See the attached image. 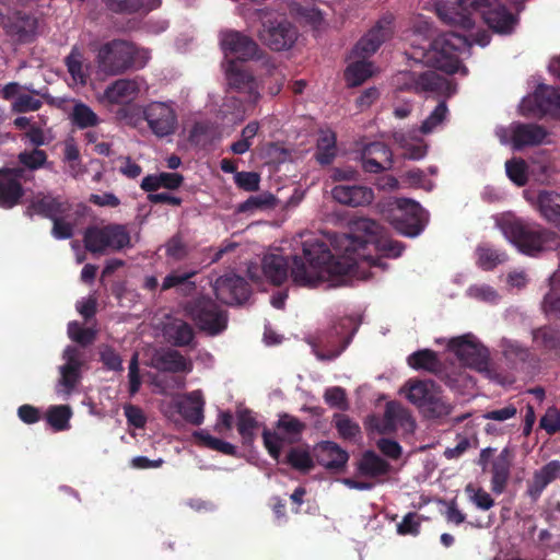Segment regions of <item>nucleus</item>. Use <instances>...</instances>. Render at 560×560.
Returning a JSON list of instances; mask_svg holds the SVG:
<instances>
[{"label": "nucleus", "mask_w": 560, "mask_h": 560, "mask_svg": "<svg viewBox=\"0 0 560 560\" xmlns=\"http://www.w3.org/2000/svg\"><path fill=\"white\" fill-rule=\"evenodd\" d=\"M72 416L71 408L66 405L52 406L47 410V421L56 430L62 431L69 428V420Z\"/></svg>", "instance_id": "nucleus-44"}, {"label": "nucleus", "mask_w": 560, "mask_h": 560, "mask_svg": "<svg viewBox=\"0 0 560 560\" xmlns=\"http://www.w3.org/2000/svg\"><path fill=\"white\" fill-rule=\"evenodd\" d=\"M331 196L337 202L352 208L370 206L375 199L373 189L361 185H337L331 189Z\"/></svg>", "instance_id": "nucleus-23"}, {"label": "nucleus", "mask_w": 560, "mask_h": 560, "mask_svg": "<svg viewBox=\"0 0 560 560\" xmlns=\"http://www.w3.org/2000/svg\"><path fill=\"white\" fill-rule=\"evenodd\" d=\"M262 272L273 284H281L288 277L287 261L279 254H268L262 259Z\"/></svg>", "instance_id": "nucleus-31"}, {"label": "nucleus", "mask_w": 560, "mask_h": 560, "mask_svg": "<svg viewBox=\"0 0 560 560\" xmlns=\"http://www.w3.org/2000/svg\"><path fill=\"white\" fill-rule=\"evenodd\" d=\"M540 427L549 434H553L560 430V410L549 408L540 419Z\"/></svg>", "instance_id": "nucleus-61"}, {"label": "nucleus", "mask_w": 560, "mask_h": 560, "mask_svg": "<svg viewBox=\"0 0 560 560\" xmlns=\"http://www.w3.org/2000/svg\"><path fill=\"white\" fill-rule=\"evenodd\" d=\"M71 118L73 124L79 128L92 127L98 122L97 115L91 109V107L83 103H77L73 106Z\"/></svg>", "instance_id": "nucleus-47"}, {"label": "nucleus", "mask_w": 560, "mask_h": 560, "mask_svg": "<svg viewBox=\"0 0 560 560\" xmlns=\"http://www.w3.org/2000/svg\"><path fill=\"white\" fill-rule=\"evenodd\" d=\"M351 234L337 235L331 240L332 255L327 245L318 238L308 237L303 242V256H294L291 279L300 287L314 288L322 283L328 287L343 284V276L354 267L385 268V265L365 254L368 245L387 256L397 257L402 247L398 242L381 236V226L374 220L360 218L350 224Z\"/></svg>", "instance_id": "nucleus-2"}, {"label": "nucleus", "mask_w": 560, "mask_h": 560, "mask_svg": "<svg viewBox=\"0 0 560 560\" xmlns=\"http://www.w3.org/2000/svg\"><path fill=\"white\" fill-rule=\"evenodd\" d=\"M384 418L385 423L381 429L382 431H392L401 428L406 432H412L416 428V421L411 413L395 401L387 402Z\"/></svg>", "instance_id": "nucleus-29"}, {"label": "nucleus", "mask_w": 560, "mask_h": 560, "mask_svg": "<svg viewBox=\"0 0 560 560\" xmlns=\"http://www.w3.org/2000/svg\"><path fill=\"white\" fill-rule=\"evenodd\" d=\"M314 456L318 464L328 469H340L348 462V453L335 442H320L314 447Z\"/></svg>", "instance_id": "nucleus-27"}, {"label": "nucleus", "mask_w": 560, "mask_h": 560, "mask_svg": "<svg viewBox=\"0 0 560 560\" xmlns=\"http://www.w3.org/2000/svg\"><path fill=\"white\" fill-rule=\"evenodd\" d=\"M213 289L217 298L225 304H241L249 295L247 283L243 278L233 273L219 277Z\"/></svg>", "instance_id": "nucleus-19"}, {"label": "nucleus", "mask_w": 560, "mask_h": 560, "mask_svg": "<svg viewBox=\"0 0 560 560\" xmlns=\"http://www.w3.org/2000/svg\"><path fill=\"white\" fill-rule=\"evenodd\" d=\"M336 428L343 439L352 440L360 433V428L345 416H338L335 419Z\"/></svg>", "instance_id": "nucleus-60"}, {"label": "nucleus", "mask_w": 560, "mask_h": 560, "mask_svg": "<svg viewBox=\"0 0 560 560\" xmlns=\"http://www.w3.org/2000/svg\"><path fill=\"white\" fill-rule=\"evenodd\" d=\"M187 312L200 329L210 335H217L226 327L225 314L211 300H198L188 307Z\"/></svg>", "instance_id": "nucleus-14"}, {"label": "nucleus", "mask_w": 560, "mask_h": 560, "mask_svg": "<svg viewBox=\"0 0 560 560\" xmlns=\"http://www.w3.org/2000/svg\"><path fill=\"white\" fill-rule=\"evenodd\" d=\"M467 293L470 298L487 303H494L499 299L495 290L487 284L471 285L468 288Z\"/></svg>", "instance_id": "nucleus-53"}, {"label": "nucleus", "mask_w": 560, "mask_h": 560, "mask_svg": "<svg viewBox=\"0 0 560 560\" xmlns=\"http://www.w3.org/2000/svg\"><path fill=\"white\" fill-rule=\"evenodd\" d=\"M166 255L174 260H180L187 255V247L179 236L172 237L165 245Z\"/></svg>", "instance_id": "nucleus-63"}, {"label": "nucleus", "mask_w": 560, "mask_h": 560, "mask_svg": "<svg viewBox=\"0 0 560 560\" xmlns=\"http://www.w3.org/2000/svg\"><path fill=\"white\" fill-rule=\"evenodd\" d=\"M235 183L238 187L247 190L255 191L259 187V175L254 172H240L235 175Z\"/></svg>", "instance_id": "nucleus-62"}, {"label": "nucleus", "mask_w": 560, "mask_h": 560, "mask_svg": "<svg viewBox=\"0 0 560 560\" xmlns=\"http://www.w3.org/2000/svg\"><path fill=\"white\" fill-rule=\"evenodd\" d=\"M325 401L335 408L346 409V393L341 387L327 388L324 395Z\"/></svg>", "instance_id": "nucleus-64"}, {"label": "nucleus", "mask_w": 560, "mask_h": 560, "mask_svg": "<svg viewBox=\"0 0 560 560\" xmlns=\"http://www.w3.org/2000/svg\"><path fill=\"white\" fill-rule=\"evenodd\" d=\"M40 105V100L36 98L34 95L21 93L13 102V110L18 113L33 112L37 110Z\"/></svg>", "instance_id": "nucleus-56"}, {"label": "nucleus", "mask_w": 560, "mask_h": 560, "mask_svg": "<svg viewBox=\"0 0 560 560\" xmlns=\"http://www.w3.org/2000/svg\"><path fill=\"white\" fill-rule=\"evenodd\" d=\"M165 332L178 346L188 345L194 336L191 327L182 319L172 320L166 326Z\"/></svg>", "instance_id": "nucleus-40"}, {"label": "nucleus", "mask_w": 560, "mask_h": 560, "mask_svg": "<svg viewBox=\"0 0 560 560\" xmlns=\"http://www.w3.org/2000/svg\"><path fill=\"white\" fill-rule=\"evenodd\" d=\"M187 312L200 329L210 335H217L226 327L225 314L211 300H198L188 307Z\"/></svg>", "instance_id": "nucleus-13"}, {"label": "nucleus", "mask_w": 560, "mask_h": 560, "mask_svg": "<svg viewBox=\"0 0 560 560\" xmlns=\"http://www.w3.org/2000/svg\"><path fill=\"white\" fill-rule=\"evenodd\" d=\"M399 393L427 418H444L453 410V406L443 398L440 387L432 381L409 380Z\"/></svg>", "instance_id": "nucleus-5"}, {"label": "nucleus", "mask_w": 560, "mask_h": 560, "mask_svg": "<svg viewBox=\"0 0 560 560\" xmlns=\"http://www.w3.org/2000/svg\"><path fill=\"white\" fill-rule=\"evenodd\" d=\"M105 8L114 13L131 14L138 11H150L160 4V0H102Z\"/></svg>", "instance_id": "nucleus-30"}, {"label": "nucleus", "mask_w": 560, "mask_h": 560, "mask_svg": "<svg viewBox=\"0 0 560 560\" xmlns=\"http://www.w3.org/2000/svg\"><path fill=\"white\" fill-rule=\"evenodd\" d=\"M497 225L505 238L525 254L534 255L549 247L553 234L544 229L525 224L512 214H504L497 220Z\"/></svg>", "instance_id": "nucleus-4"}, {"label": "nucleus", "mask_w": 560, "mask_h": 560, "mask_svg": "<svg viewBox=\"0 0 560 560\" xmlns=\"http://www.w3.org/2000/svg\"><path fill=\"white\" fill-rule=\"evenodd\" d=\"M395 141L404 150V155L410 160H420L427 154V145L421 140H413L405 132H395Z\"/></svg>", "instance_id": "nucleus-37"}, {"label": "nucleus", "mask_w": 560, "mask_h": 560, "mask_svg": "<svg viewBox=\"0 0 560 560\" xmlns=\"http://www.w3.org/2000/svg\"><path fill=\"white\" fill-rule=\"evenodd\" d=\"M205 398L200 389L187 393L178 398L176 408L178 413L189 423L200 425L205 420Z\"/></svg>", "instance_id": "nucleus-26"}, {"label": "nucleus", "mask_w": 560, "mask_h": 560, "mask_svg": "<svg viewBox=\"0 0 560 560\" xmlns=\"http://www.w3.org/2000/svg\"><path fill=\"white\" fill-rule=\"evenodd\" d=\"M35 212L42 213L48 218H56L57 214L66 210V205L51 196H43L32 203Z\"/></svg>", "instance_id": "nucleus-45"}, {"label": "nucleus", "mask_w": 560, "mask_h": 560, "mask_svg": "<svg viewBox=\"0 0 560 560\" xmlns=\"http://www.w3.org/2000/svg\"><path fill=\"white\" fill-rule=\"evenodd\" d=\"M511 0H457L454 5L440 4L439 16L446 24L460 28L464 33H442L425 45L429 23L420 22L405 33L404 39L410 46V57L445 73L467 74L463 58L472 44L486 46L489 35L486 32L474 33L475 16L480 13L485 22L498 33L512 32L516 24L513 14L509 13L504 3Z\"/></svg>", "instance_id": "nucleus-1"}, {"label": "nucleus", "mask_w": 560, "mask_h": 560, "mask_svg": "<svg viewBox=\"0 0 560 560\" xmlns=\"http://www.w3.org/2000/svg\"><path fill=\"white\" fill-rule=\"evenodd\" d=\"M18 159L26 168L34 171L45 166L47 162V154L43 150L33 149L31 151L21 152Z\"/></svg>", "instance_id": "nucleus-51"}, {"label": "nucleus", "mask_w": 560, "mask_h": 560, "mask_svg": "<svg viewBox=\"0 0 560 560\" xmlns=\"http://www.w3.org/2000/svg\"><path fill=\"white\" fill-rule=\"evenodd\" d=\"M62 359L65 363L59 366L60 377L57 384V393L69 396L80 380L83 359L81 351L71 346L63 350Z\"/></svg>", "instance_id": "nucleus-16"}, {"label": "nucleus", "mask_w": 560, "mask_h": 560, "mask_svg": "<svg viewBox=\"0 0 560 560\" xmlns=\"http://www.w3.org/2000/svg\"><path fill=\"white\" fill-rule=\"evenodd\" d=\"M389 206L386 218L399 233L410 237L421 233L428 214L418 202L411 199H395Z\"/></svg>", "instance_id": "nucleus-6"}, {"label": "nucleus", "mask_w": 560, "mask_h": 560, "mask_svg": "<svg viewBox=\"0 0 560 560\" xmlns=\"http://www.w3.org/2000/svg\"><path fill=\"white\" fill-rule=\"evenodd\" d=\"M511 454L509 450H503L499 455L498 459L494 463L493 471H494V481L497 483H502L509 474Z\"/></svg>", "instance_id": "nucleus-59"}, {"label": "nucleus", "mask_w": 560, "mask_h": 560, "mask_svg": "<svg viewBox=\"0 0 560 560\" xmlns=\"http://www.w3.org/2000/svg\"><path fill=\"white\" fill-rule=\"evenodd\" d=\"M420 516L415 512H410L406 514L402 521L397 525V532L400 535L416 536L420 532Z\"/></svg>", "instance_id": "nucleus-54"}, {"label": "nucleus", "mask_w": 560, "mask_h": 560, "mask_svg": "<svg viewBox=\"0 0 560 560\" xmlns=\"http://www.w3.org/2000/svg\"><path fill=\"white\" fill-rule=\"evenodd\" d=\"M521 110L523 114L538 112L559 117L560 90L548 85H539L533 95L522 101Z\"/></svg>", "instance_id": "nucleus-15"}, {"label": "nucleus", "mask_w": 560, "mask_h": 560, "mask_svg": "<svg viewBox=\"0 0 560 560\" xmlns=\"http://www.w3.org/2000/svg\"><path fill=\"white\" fill-rule=\"evenodd\" d=\"M15 31L20 38L26 40L33 36L37 30V20L28 15H19L15 23Z\"/></svg>", "instance_id": "nucleus-55"}, {"label": "nucleus", "mask_w": 560, "mask_h": 560, "mask_svg": "<svg viewBox=\"0 0 560 560\" xmlns=\"http://www.w3.org/2000/svg\"><path fill=\"white\" fill-rule=\"evenodd\" d=\"M558 478H560V462L551 460L534 472L533 481L536 488L544 489Z\"/></svg>", "instance_id": "nucleus-39"}, {"label": "nucleus", "mask_w": 560, "mask_h": 560, "mask_svg": "<svg viewBox=\"0 0 560 560\" xmlns=\"http://www.w3.org/2000/svg\"><path fill=\"white\" fill-rule=\"evenodd\" d=\"M259 38L272 50L280 51L293 46L298 33L295 27L287 21L270 22L264 25L259 32Z\"/></svg>", "instance_id": "nucleus-17"}, {"label": "nucleus", "mask_w": 560, "mask_h": 560, "mask_svg": "<svg viewBox=\"0 0 560 560\" xmlns=\"http://www.w3.org/2000/svg\"><path fill=\"white\" fill-rule=\"evenodd\" d=\"M394 85L401 91L416 93H433L439 96H451L456 92V85L433 71L421 74L401 71L394 77Z\"/></svg>", "instance_id": "nucleus-7"}, {"label": "nucleus", "mask_w": 560, "mask_h": 560, "mask_svg": "<svg viewBox=\"0 0 560 560\" xmlns=\"http://www.w3.org/2000/svg\"><path fill=\"white\" fill-rule=\"evenodd\" d=\"M66 66L72 80L77 84L84 85L89 75V65L85 63L83 54L78 47H73L66 58Z\"/></svg>", "instance_id": "nucleus-33"}, {"label": "nucleus", "mask_w": 560, "mask_h": 560, "mask_svg": "<svg viewBox=\"0 0 560 560\" xmlns=\"http://www.w3.org/2000/svg\"><path fill=\"white\" fill-rule=\"evenodd\" d=\"M409 366L415 370L435 371L439 362L433 351L424 349L410 354L407 359Z\"/></svg>", "instance_id": "nucleus-42"}, {"label": "nucleus", "mask_w": 560, "mask_h": 560, "mask_svg": "<svg viewBox=\"0 0 560 560\" xmlns=\"http://www.w3.org/2000/svg\"><path fill=\"white\" fill-rule=\"evenodd\" d=\"M195 275L194 270H173L163 279L161 290L177 289L183 294H189L196 289L195 282L190 280Z\"/></svg>", "instance_id": "nucleus-32"}, {"label": "nucleus", "mask_w": 560, "mask_h": 560, "mask_svg": "<svg viewBox=\"0 0 560 560\" xmlns=\"http://www.w3.org/2000/svg\"><path fill=\"white\" fill-rule=\"evenodd\" d=\"M220 44L226 56L231 55L240 60H248L258 56L257 44L248 36L236 31L222 32Z\"/></svg>", "instance_id": "nucleus-20"}, {"label": "nucleus", "mask_w": 560, "mask_h": 560, "mask_svg": "<svg viewBox=\"0 0 560 560\" xmlns=\"http://www.w3.org/2000/svg\"><path fill=\"white\" fill-rule=\"evenodd\" d=\"M448 115V108L446 103L440 102L436 107L430 113V115L423 120L420 131L424 135L432 133L438 130L444 121L446 120Z\"/></svg>", "instance_id": "nucleus-43"}, {"label": "nucleus", "mask_w": 560, "mask_h": 560, "mask_svg": "<svg viewBox=\"0 0 560 560\" xmlns=\"http://www.w3.org/2000/svg\"><path fill=\"white\" fill-rule=\"evenodd\" d=\"M495 133L502 144L510 143L515 150L541 144L547 138L546 130L537 125L511 124L497 128Z\"/></svg>", "instance_id": "nucleus-11"}, {"label": "nucleus", "mask_w": 560, "mask_h": 560, "mask_svg": "<svg viewBox=\"0 0 560 560\" xmlns=\"http://www.w3.org/2000/svg\"><path fill=\"white\" fill-rule=\"evenodd\" d=\"M192 436L201 446L218 451L225 455H234L236 453L234 445L212 436L207 430L195 431Z\"/></svg>", "instance_id": "nucleus-38"}, {"label": "nucleus", "mask_w": 560, "mask_h": 560, "mask_svg": "<svg viewBox=\"0 0 560 560\" xmlns=\"http://www.w3.org/2000/svg\"><path fill=\"white\" fill-rule=\"evenodd\" d=\"M158 366L171 372H190L192 364L177 351H165L158 358Z\"/></svg>", "instance_id": "nucleus-36"}, {"label": "nucleus", "mask_w": 560, "mask_h": 560, "mask_svg": "<svg viewBox=\"0 0 560 560\" xmlns=\"http://www.w3.org/2000/svg\"><path fill=\"white\" fill-rule=\"evenodd\" d=\"M145 90V82L141 78L118 79L97 96V101L104 106L128 105Z\"/></svg>", "instance_id": "nucleus-12"}, {"label": "nucleus", "mask_w": 560, "mask_h": 560, "mask_svg": "<svg viewBox=\"0 0 560 560\" xmlns=\"http://www.w3.org/2000/svg\"><path fill=\"white\" fill-rule=\"evenodd\" d=\"M317 160L322 164L331 162L336 154V137L330 130L322 131L317 145Z\"/></svg>", "instance_id": "nucleus-41"}, {"label": "nucleus", "mask_w": 560, "mask_h": 560, "mask_svg": "<svg viewBox=\"0 0 560 560\" xmlns=\"http://www.w3.org/2000/svg\"><path fill=\"white\" fill-rule=\"evenodd\" d=\"M237 428L244 441L249 442L254 439L257 421L248 410H240L237 412Z\"/></svg>", "instance_id": "nucleus-49"}, {"label": "nucleus", "mask_w": 560, "mask_h": 560, "mask_svg": "<svg viewBox=\"0 0 560 560\" xmlns=\"http://www.w3.org/2000/svg\"><path fill=\"white\" fill-rule=\"evenodd\" d=\"M525 198L540 212L548 221L560 223V195L541 191L534 196L525 191Z\"/></svg>", "instance_id": "nucleus-28"}, {"label": "nucleus", "mask_w": 560, "mask_h": 560, "mask_svg": "<svg viewBox=\"0 0 560 560\" xmlns=\"http://www.w3.org/2000/svg\"><path fill=\"white\" fill-rule=\"evenodd\" d=\"M288 462L299 470H308L313 466L310 454L301 448H293L288 455Z\"/></svg>", "instance_id": "nucleus-57"}, {"label": "nucleus", "mask_w": 560, "mask_h": 560, "mask_svg": "<svg viewBox=\"0 0 560 560\" xmlns=\"http://www.w3.org/2000/svg\"><path fill=\"white\" fill-rule=\"evenodd\" d=\"M68 335L73 341L83 346L94 340V331L91 329L82 328L77 322L69 323Z\"/></svg>", "instance_id": "nucleus-58"}, {"label": "nucleus", "mask_w": 560, "mask_h": 560, "mask_svg": "<svg viewBox=\"0 0 560 560\" xmlns=\"http://www.w3.org/2000/svg\"><path fill=\"white\" fill-rule=\"evenodd\" d=\"M228 84L247 95L248 101L256 103L260 96L258 84L250 72L235 61H230L225 68Z\"/></svg>", "instance_id": "nucleus-21"}, {"label": "nucleus", "mask_w": 560, "mask_h": 560, "mask_svg": "<svg viewBox=\"0 0 560 560\" xmlns=\"http://www.w3.org/2000/svg\"><path fill=\"white\" fill-rule=\"evenodd\" d=\"M151 54L135 44L115 39L101 46L96 61L101 70L109 74L122 73L129 69H141L147 66Z\"/></svg>", "instance_id": "nucleus-3"}, {"label": "nucleus", "mask_w": 560, "mask_h": 560, "mask_svg": "<svg viewBox=\"0 0 560 560\" xmlns=\"http://www.w3.org/2000/svg\"><path fill=\"white\" fill-rule=\"evenodd\" d=\"M374 73L375 68L373 63L363 59L351 62L346 69L345 77L350 86H357L362 84Z\"/></svg>", "instance_id": "nucleus-34"}, {"label": "nucleus", "mask_w": 560, "mask_h": 560, "mask_svg": "<svg viewBox=\"0 0 560 560\" xmlns=\"http://www.w3.org/2000/svg\"><path fill=\"white\" fill-rule=\"evenodd\" d=\"M359 474L363 477L383 476L388 470V464L372 452H366L358 464Z\"/></svg>", "instance_id": "nucleus-35"}, {"label": "nucleus", "mask_w": 560, "mask_h": 560, "mask_svg": "<svg viewBox=\"0 0 560 560\" xmlns=\"http://www.w3.org/2000/svg\"><path fill=\"white\" fill-rule=\"evenodd\" d=\"M362 167L369 173H378L393 166V154L389 148L382 142L365 145L361 154Z\"/></svg>", "instance_id": "nucleus-24"}, {"label": "nucleus", "mask_w": 560, "mask_h": 560, "mask_svg": "<svg viewBox=\"0 0 560 560\" xmlns=\"http://www.w3.org/2000/svg\"><path fill=\"white\" fill-rule=\"evenodd\" d=\"M505 170L509 178L517 186H523L527 182V165L521 159L506 161Z\"/></svg>", "instance_id": "nucleus-50"}, {"label": "nucleus", "mask_w": 560, "mask_h": 560, "mask_svg": "<svg viewBox=\"0 0 560 560\" xmlns=\"http://www.w3.org/2000/svg\"><path fill=\"white\" fill-rule=\"evenodd\" d=\"M23 174L21 168H11L0 172V206L3 208L14 207L23 196L20 178Z\"/></svg>", "instance_id": "nucleus-25"}, {"label": "nucleus", "mask_w": 560, "mask_h": 560, "mask_svg": "<svg viewBox=\"0 0 560 560\" xmlns=\"http://www.w3.org/2000/svg\"><path fill=\"white\" fill-rule=\"evenodd\" d=\"M304 428L305 424L298 418L287 413L280 416L276 431L270 432L266 430L262 434L264 443L269 454L277 459L283 445L295 442Z\"/></svg>", "instance_id": "nucleus-10"}, {"label": "nucleus", "mask_w": 560, "mask_h": 560, "mask_svg": "<svg viewBox=\"0 0 560 560\" xmlns=\"http://www.w3.org/2000/svg\"><path fill=\"white\" fill-rule=\"evenodd\" d=\"M259 130V122L258 121H250L248 122L241 132V139L231 145V151L234 154H244L246 153L250 147H252V140L255 138V136L258 133Z\"/></svg>", "instance_id": "nucleus-46"}, {"label": "nucleus", "mask_w": 560, "mask_h": 560, "mask_svg": "<svg viewBox=\"0 0 560 560\" xmlns=\"http://www.w3.org/2000/svg\"><path fill=\"white\" fill-rule=\"evenodd\" d=\"M505 260V255L491 248L480 247L478 249V264L483 269H492Z\"/></svg>", "instance_id": "nucleus-52"}, {"label": "nucleus", "mask_w": 560, "mask_h": 560, "mask_svg": "<svg viewBox=\"0 0 560 560\" xmlns=\"http://www.w3.org/2000/svg\"><path fill=\"white\" fill-rule=\"evenodd\" d=\"M392 35V20L383 19L360 39L354 47L353 54L358 57L365 58L374 54Z\"/></svg>", "instance_id": "nucleus-22"}, {"label": "nucleus", "mask_w": 560, "mask_h": 560, "mask_svg": "<svg viewBox=\"0 0 560 560\" xmlns=\"http://www.w3.org/2000/svg\"><path fill=\"white\" fill-rule=\"evenodd\" d=\"M143 117L149 129L158 138H165L178 128L177 112L173 102H151L143 108Z\"/></svg>", "instance_id": "nucleus-9"}, {"label": "nucleus", "mask_w": 560, "mask_h": 560, "mask_svg": "<svg viewBox=\"0 0 560 560\" xmlns=\"http://www.w3.org/2000/svg\"><path fill=\"white\" fill-rule=\"evenodd\" d=\"M84 245L91 253H104L108 249L118 252L132 246L130 233L127 226L121 224H108L86 229L84 233Z\"/></svg>", "instance_id": "nucleus-8"}, {"label": "nucleus", "mask_w": 560, "mask_h": 560, "mask_svg": "<svg viewBox=\"0 0 560 560\" xmlns=\"http://www.w3.org/2000/svg\"><path fill=\"white\" fill-rule=\"evenodd\" d=\"M276 206V198L268 192L249 197L246 201L240 205L238 211L253 212L255 210H265Z\"/></svg>", "instance_id": "nucleus-48"}, {"label": "nucleus", "mask_w": 560, "mask_h": 560, "mask_svg": "<svg viewBox=\"0 0 560 560\" xmlns=\"http://www.w3.org/2000/svg\"><path fill=\"white\" fill-rule=\"evenodd\" d=\"M448 349L466 365L481 370L485 366L487 352L471 335L453 338Z\"/></svg>", "instance_id": "nucleus-18"}]
</instances>
